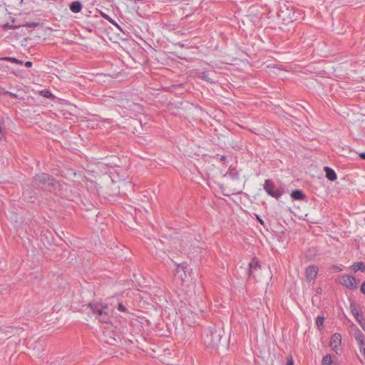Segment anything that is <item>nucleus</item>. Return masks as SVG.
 Masks as SVG:
<instances>
[{
	"mask_svg": "<svg viewBox=\"0 0 365 365\" xmlns=\"http://www.w3.org/2000/svg\"><path fill=\"white\" fill-rule=\"evenodd\" d=\"M90 313L101 323L111 322L113 309L103 303L93 302L88 304Z\"/></svg>",
	"mask_w": 365,
	"mask_h": 365,
	"instance_id": "obj_1",
	"label": "nucleus"
},
{
	"mask_svg": "<svg viewBox=\"0 0 365 365\" xmlns=\"http://www.w3.org/2000/svg\"><path fill=\"white\" fill-rule=\"evenodd\" d=\"M55 179L47 173H40L34 178L33 186L35 189L51 191L55 186Z\"/></svg>",
	"mask_w": 365,
	"mask_h": 365,
	"instance_id": "obj_2",
	"label": "nucleus"
},
{
	"mask_svg": "<svg viewBox=\"0 0 365 365\" xmlns=\"http://www.w3.org/2000/svg\"><path fill=\"white\" fill-rule=\"evenodd\" d=\"M206 336L204 337V342L207 346L215 347L219 345L221 338L222 331L220 330L208 329L205 330Z\"/></svg>",
	"mask_w": 365,
	"mask_h": 365,
	"instance_id": "obj_3",
	"label": "nucleus"
},
{
	"mask_svg": "<svg viewBox=\"0 0 365 365\" xmlns=\"http://www.w3.org/2000/svg\"><path fill=\"white\" fill-rule=\"evenodd\" d=\"M350 309L356 322L365 330V317L361 310L360 306L353 302L350 304Z\"/></svg>",
	"mask_w": 365,
	"mask_h": 365,
	"instance_id": "obj_4",
	"label": "nucleus"
},
{
	"mask_svg": "<svg viewBox=\"0 0 365 365\" xmlns=\"http://www.w3.org/2000/svg\"><path fill=\"white\" fill-rule=\"evenodd\" d=\"M277 16L282 21H284L285 24L293 22L294 20H296V18L294 17V13L285 6L280 7V9L277 13Z\"/></svg>",
	"mask_w": 365,
	"mask_h": 365,
	"instance_id": "obj_5",
	"label": "nucleus"
},
{
	"mask_svg": "<svg viewBox=\"0 0 365 365\" xmlns=\"http://www.w3.org/2000/svg\"><path fill=\"white\" fill-rule=\"evenodd\" d=\"M264 190L269 195L277 199L280 197L282 195V192L280 191L279 189L275 188L273 181L270 179H267L265 180L264 185Z\"/></svg>",
	"mask_w": 365,
	"mask_h": 365,
	"instance_id": "obj_6",
	"label": "nucleus"
},
{
	"mask_svg": "<svg viewBox=\"0 0 365 365\" xmlns=\"http://www.w3.org/2000/svg\"><path fill=\"white\" fill-rule=\"evenodd\" d=\"M339 282L341 284L346 288L354 290L357 288V283L356 279L350 275L344 274L339 277Z\"/></svg>",
	"mask_w": 365,
	"mask_h": 365,
	"instance_id": "obj_7",
	"label": "nucleus"
},
{
	"mask_svg": "<svg viewBox=\"0 0 365 365\" xmlns=\"http://www.w3.org/2000/svg\"><path fill=\"white\" fill-rule=\"evenodd\" d=\"M190 269L187 263L178 264L175 269V275L183 282L187 277Z\"/></svg>",
	"mask_w": 365,
	"mask_h": 365,
	"instance_id": "obj_8",
	"label": "nucleus"
},
{
	"mask_svg": "<svg viewBox=\"0 0 365 365\" xmlns=\"http://www.w3.org/2000/svg\"><path fill=\"white\" fill-rule=\"evenodd\" d=\"M354 338L358 344V346H359L361 353L363 354V356L365 359V336H364V334L359 329H356V331L354 334Z\"/></svg>",
	"mask_w": 365,
	"mask_h": 365,
	"instance_id": "obj_9",
	"label": "nucleus"
},
{
	"mask_svg": "<svg viewBox=\"0 0 365 365\" xmlns=\"http://www.w3.org/2000/svg\"><path fill=\"white\" fill-rule=\"evenodd\" d=\"M198 78L210 83H215L218 81L215 71H212L211 72L205 71H202L199 73Z\"/></svg>",
	"mask_w": 365,
	"mask_h": 365,
	"instance_id": "obj_10",
	"label": "nucleus"
},
{
	"mask_svg": "<svg viewBox=\"0 0 365 365\" xmlns=\"http://www.w3.org/2000/svg\"><path fill=\"white\" fill-rule=\"evenodd\" d=\"M16 329V327L14 328L12 327L9 326L0 327V341H4L9 339L11 336V335L15 333V331Z\"/></svg>",
	"mask_w": 365,
	"mask_h": 365,
	"instance_id": "obj_11",
	"label": "nucleus"
},
{
	"mask_svg": "<svg viewBox=\"0 0 365 365\" xmlns=\"http://www.w3.org/2000/svg\"><path fill=\"white\" fill-rule=\"evenodd\" d=\"M341 336L339 333L334 334L330 339L329 346L336 353H338L339 350H341Z\"/></svg>",
	"mask_w": 365,
	"mask_h": 365,
	"instance_id": "obj_12",
	"label": "nucleus"
},
{
	"mask_svg": "<svg viewBox=\"0 0 365 365\" xmlns=\"http://www.w3.org/2000/svg\"><path fill=\"white\" fill-rule=\"evenodd\" d=\"M319 268L316 265H310L309 266L305 271V275L307 281L313 282L314 281L317 274H318Z\"/></svg>",
	"mask_w": 365,
	"mask_h": 365,
	"instance_id": "obj_13",
	"label": "nucleus"
},
{
	"mask_svg": "<svg viewBox=\"0 0 365 365\" xmlns=\"http://www.w3.org/2000/svg\"><path fill=\"white\" fill-rule=\"evenodd\" d=\"M249 272L248 275L249 277H255V274L259 270V265L257 262L252 261L249 264Z\"/></svg>",
	"mask_w": 365,
	"mask_h": 365,
	"instance_id": "obj_14",
	"label": "nucleus"
},
{
	"mask_svg": "<svg viewBox=\"0 0 365 365\" xmlns=\"http://www.w3.org/2000/svg\"><path fill=\"white\" fill-rule=\"evenodd\" d=\"M324 170L326 173V177L328 180H329L331 181H334L336 179V178H337L336 174L332 168L326 166V167H324Z\"/></svg>",
	"mask_w": 365,
	"mask_h": 365,
	"instance_id": "obj_15",
	"label": "nucleus"
},
{
	"mask_svg": "<svg viewBox=\"0 0 365 365\" xmlns=\"http://www.w3.org/2000/svg\"><path fill=\"white\" fill-rule=\"evenodd\" d=\"M82 7V4L79 1H73L69 5L71 11L74 14L79 13L81 11Z\"/></svg>",
	"mask_w": 365,
	"mask_h": 365,
	"instance_id": "obj_16",
	"label": "nucleus"
},
{
	"mask_svg": "<svg viewBox=\"0 0 365 365\" xmlns=\"http://www.w3.org/2000/svg\"><path fill=\"white\" fill-rule=\"evenodd\" d=\"M291 197L295 200H304L306 197L300 190H294L291 193Z\"/></svg>",
	"mask_w": 365,
	"mask_h": 365,
	"instance_id": "obj_17",
	"label": "nucleus"
},
{
	"mask_svg": "<svg viewBox=\"0 0 365 365\" xmlns=\"http://www.w3.org/2000/svg\"><path fill=\"white\" fill-rule=\"evenodd\" d=\"M351 269L355 272H356L358 271L364 272H365V264L363 262H354L351 265Z\"/></svg>",
	"mask_w": 365,
	"mask_h": 365,
	"instance_id": "obj_18",
	"label": "nucleus"
},
{
	"mask_svg": "<svg viewBox=\"0 0 365 365\" xmlns=\"http://www.w3.org/2000/svg\"><path fill=\"white\" fill-rule=\"evenodd\" d=\"M101 14L104 19L108 21L111 24L116 26L118 29L121 31V29L120 28L119 25L116 23V21L114 19H113L111 17H110L108 15L106 14L103 12H101Z\"/></svg>",
	"mask_w": 365,
	"mask_h": 365,
	"instance_id": "obj_19",
	"label": "nucleus"
},
{
	"mask_svg": "<svg viewBox=\"0 0 365 365\" xmlns=\"http://www.w3.org/2000/svg\"><path fill=\"white\" fill-rule=\"evenodd\" d=\"M332 359L331 354H327L322 358V365H331Z\"/></svg>",
	"mask_w": 365,
	"mask_h": 365,
	"instance_id": "obj_20",
	"label": "nucleus"
},
{
	"mask_svg": "<svg viewBox=\"0 0 365 365\" xmlns=\"http://www.w3.org/2000/svg\"><path fill=\"white\" fill-rule=\"evenodd\" d=\"M39 93L41 96L45 97L46 98L51 99V98H54L52 93L49 90H47V89L41 91Z\"/></svg>",
	"mask_w": 365,
	"mask_h": 365,
	"instance_id": "obj_21",
	"label": "nucleus"
},
{
	"mask_svg": "<svg viewBox=\"0 0 365 365\" xmlns=\"http://www.w3.org/2000/svg\"><path fill=\"white\" fill-rule=\"evenodd\" d=\"M324 321V316H318L316 319V325L319 329H321L323 327V323Z\"/></svg>",
	"mask_w": 365,
	"mask_h": 365,
	"instance_id": "obj_22",
	"label": "nucleus"
},
{
	"mask_svg": "<svg viewBox=\"0 0 365 365\" xmlns=\"http://www.w3.org/2000/svg\"><path fill=\"white\" fill-rule=\"evenodd\" d=\"M4 61H9L10 63H16V64H23V62L16 58H14V57H5L4 58Z\"/></svg>",
	"mask_w": 365,
	"mask_h": 365,
	"instance_id": "obj_23",
	"label": "nucleus"
},
{
	"mask_svg": "<svg viewBox=\"0 0 365 365\" xmlns=\"http://www.w3.org/2000/svg\"><path fill=\"white\" fill-rule=\"evenodd\" d=\"M38 26H39V23L37 22H27L23 25V26L27 27V28H36Z\"/></svg>",
	"mask_w": 365,
	"mask_h": 365,
	"instance_id": "obj_24",
	"label": "nucleus"
},
{
	"mask_svg": "<svg viewBox=\"0 0 365 365\" xmlns=\"http://www.w3.org/2000/svg\"><path fill=\"white\" fill-rule=\"evenodd\" d=\"M4 28L6 29H16L19 28V26L11 25L9 23H6L4 25Z\"/></svg>",
	"mask_w": 365,
	"mask_h": 365,
	"instance_id": "obj_25",
	"label": "nucleus"
},
{
	"mask_svg": "<svg viewBox=\"0 0 365 365\" xmlns=\"http://www.w3.org/2000/svg\"><path fill=\"white\" fill-rule=\"evenodd\" d=\"M118 310L121 312H125L127 311V309H126L125 306H124L122 303H118Z\"/></svg>",
	"mask_w": 365,
	"mask_h": 365,
	"instance_id": "obj_26",
	"label": "nucleus"
},
{
	"mask_svg": "<svg viewBox=\"0 0 365 365\" xmlns=\"http://www.w3.org/2000/svg\"><path fill=\"white\" fill-rule=\"evenodd\" d=\"M361 292L365 295V281L362 282L360 287Z\"/></svg>",
	"mask_w": 365,
	"mask_h": 365,
	"instance_id": "obj_27",
	"label": "nucleus"
},
{
	"mask_svg": "<svg viewBox=\"0 0 365 365\" xmlns=\"http://www.w3.org/2000/svg\"><path fill=\"white\" fill-rule=\"evenodd\" d=\"M285 365H294V361L292 359V357L290 356L288 360H287V362Z\"/></svg>",
	"mask_w": 365,
	"mask_h": 365,
	"instance_id": "obj_28",
	"label": "nucleus"
},
{
	"mask_svg": "<svg viewBox=\"0 0 365 365\" xmlns=\"http://www.w3.org/2000/svg\"><path fill=\"white\" fill-rule=\"evenodd\" d=\"M24 65H25V66L26 68H30L32 66V62L31 61H26Z\"/></svg>",
	"mask_w": 365,
	"mask_h": 365,
	"instance_id": "obj_29",
	"label": "nucleus"
},
{
	"mask_svg": "<svg viewBox=\"0 0 365 365\" xmlns=\"http://www.w3.org/2000/svg\"><path fill=\"white\" fill-rule=\"evenodd\" d=\"M4 130L3 128L0 126V140H1L4 137Z\"/></svg>",
	"mask_w": 365,
	"mask_h": 365,
	"instance_id": "obj_30",
	"label": "nucleus"
},
{
	"mask_svg": "<svg viewBox=\"0 0 365 365\" xmlns=\"http://www.w3.org/2000/svg\"><path fill=\"white\" fill-rule=\"evenodd\" d=\"M359 157L363 159V160H365V153H359Z\"/></svg>",
	"mask_w": 365,
	"mask_h": 365,
	"instance_id": "obj_31",
	"label": "nucleus"
},
{
	"mask_svg": "<svg viewBox=\"0 0 365 365\" xmlns=\"http://www.w3.org/2000/svg\"><path fill=\"white\" fill-rule=\"evenodd\" d=\"M257 220L259 221V222L261 225H264V221L259 217H258V216H257Z\"/></svg>",
	"mask_w": 365,
	"mask_h": 365,
	"instance_id": "obj_32",
	"label": "nucleus"
},
{
	"mask_svg": "<svg viewBox=\"0 0 365 365\" xmlns=\"http://www.w3.org/2000/svg\"><path fill=\"white\" fill-rule=\"evenodd\" d=\"M322 288H318V289H317V294H322Z\"/></svg>",
	"mask_w": 365,
	"mask_h": 365,
	"instance_id": "obj_33",
	"label": "nucleus"
}]
</instances>
